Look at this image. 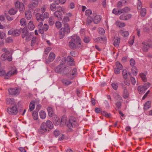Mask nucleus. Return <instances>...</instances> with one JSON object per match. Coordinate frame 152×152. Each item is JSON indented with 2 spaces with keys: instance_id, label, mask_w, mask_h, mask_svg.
Returning <instances> with one entry per match:
<instances>
[{
  "instance_id": "nucleus-50",
  "label": "nucleus",
  "mask_w": 152,
  "mask_h": 152,
  "mask_svg": "<svg viewBox=\"0 0 152 152\" xmlns=\"http://www.w3.org/2000/svg\"><path fill=\"white\" fill-rule=\"evenodd\" d=\"M67 61L68 63L71 61H74L73 58L70 56H68L66 58V61Z\"/></svg>"
},
{
  "instance_id": "nucleus-11",
  "label": "nucleus",
  "mask_w": 152,
  "mask_h": 152,
  "mask_svg": "<svg viewBox=\"0 0 152 152\" xmlns=\"http://www.w3.org/2000/svg\"><path fill=\"white\" fill-rule=\"evenodd\" d=\"M132 16V15L131 14L124 13L120 16L119 18L122 20H127L130 19Z\"/></svg>"
},
{
  "instance_id": "nucleus-47",
  "label": "nucleus",
  "mask_w": 152,
  "mask_h": 152,
  "mask_svg": "<svg viewBox=\"0 0 152 152\" xmlns=\"http://www.w3.org/2000/svg\"><path fill=\"white\" fill-rule=\"evenodd\" d=\"M123 96L124 98L126 99L129 96V93L128 91L126 92L125 91V92H124Z\"/></svg>"
},
{
  "instance_id": "nucleus-52",
  "label": "nucleus",
  "mask_w": 152,
  "mask_h": 152,
  "mask_svg": "<svg viewBox=\"0 0 152 152\" xmlns=\"http://www.w3.org/2000/svg\"><path fill=\"white\" fill-rule=\"evenodd\" d=\"M115 97L117 100H121V97L117 93H115L114 94Z\"/></svg>"
},
{
  "instance_id": "nucleus-62",
  "label": "nucleus",
  "mask_w": 152,
  "mask_h": 152,
  "mask_svg": "<svg viewBox=\"0 0 152 152\" xmlns=\"http://www.w3.org/2000/svg\"><path fill=\"white\" fill-rule=\"evenodd\" d=\"M55 25L57 28H59L61 27V23L59 21H57Z\"/></svg>"
},
{
  "instance_id": "nucleus-39",
  "label": "nucleus",
  "mask_w": 152,
  "mask_h": 152,
  "mask_svg": "<svg viewBox=\"0 0 152 152\" xmlns=\"http://www.w3.org/2000/svg\"><path fill=\"white\" fill-rule=\"evenodd\" d=\"M32 115L34 120H37L38 119V113L37 112L34 111L32 113Z\"/></svg>"
},
{
  "instance_id": "nucleus-17",
  "label": "nucleus",
  "mask_w": 152,
  "mask_h": 152,
  "mask_svg": "<svg viewBox=\"0 0 152 152\" xmlns=\"http://www.w3.org/2000/svg\"><path fill=\"white\" fill-rule=\"evenodd\" d=\"M137 90L139 93L142 94L144 93L146 90V88H145L143 86H138Z\"/></svg>"
},
{
  "instance_id": "nucleus-25",
  "label": "nucleus",
  "mask_w": 152,
  "mask_h": 152,
  "mask_svg": "<svg viewBox=\"0 0 152 152\" xmlns=\"http://www.w3.org/2000/svg\"><path fill=\"white\" fill-rule=\"evenodd\" d=\"M120 34H121V35L124 37H126L128 36L129 35V33L128 31H123L122 30H120L119 31Z\"/></svg>"
},
{
  "instance_id": "nucleus-56",
  "label": "nucleus",
  "mask_w": 152,
  "mask_h": 152,
  "mask_svg": "<svg viewBox=\"0 0 152 152\" xmlns=\"http://www.w3.org/2000/svg\"><path fill=\"white\" fill-rule=\"evenodd\" d=\"M56 11L57 12H61L63 11L62 7L60 6H58L56 7Z\"/></svg>"
},
{
  "instance_id": "nucleus-27",
  "label": "nucleus",
  "mask_w": 152,
  "mask_h": 152,
  "mask_svg": "<svg viewBox=\"0 0 152 152\" xmlns=\"http://www.w3.org/2000/svg\"><path fill=\"white\" fill-rule=\"evenodd\" d=\"M120 39L117 38L116 39L114 40L113 42L114 45L116 47H118L119 46L120 43Z\"/></svg>"
},
{
  "instance_id": "nucleus-6",
  "label": "nucleus",
  "mask_w": 152,
  "mask_h": 152,
  "mask_svg": "<svg viewBox=\"0 0 152 152\" xmlns=\"http://www.w3.org/2000/svg\"><path fill=\"white\" fill-rule=\"evenodd\" d=\"M142 49L143 51L146 52L150 48H152V44L148 41H143L142 43Z\"/></svg>"
},
{
  "instance_id": "nucleus-45",
  "label": "nucleus",
  "mask_w": 152,
  "mask_h": 152,
  "mask_svg": "<svg viewBox=\"0 0 152 152\" xmlns=\"http://www.w3.org/2000/svg\"><path fill=\"white\" fill-rule=\"evenodd\" d=\"M111 86L115 90L117 89L118 86V84L116 83H112Z\"/></svg>"
},
{
  "instance_id": "nucleus-61",
  "label": "nucleus",
  "mask_w": 152,
  "mask_h": 152,
  "mask_svg": "<svg viewBox=\"0 0 152 152\" xmlns=\"http://www.w3.org/2000/svg\"><path fill=\"white\" fill-rule=\"evenodd\" d=\"M130 80L132 85H134L136 83V81L134 78L131 76L130 77Z\"/></svg>"
},
{
  "instance_id": "nucleus-2",
  "label": "nucleus",
  "mask_w": 152,
  "mask_h": 152,
  "mask_svg": "<svg viewBox=\"0 0 152 152\" xmlns=\"http://www.w3.org/2000/svg\"><path fill=\"white\" fill-rule=\"evenodd\" d=\"M71 40L69 42V47L73 50H75L76 48V46L80 47V45L81 39L76 36H72Z\"/></svg>"
},
{
  "instance_id": "nucleus-31",
  "label": "nucleus",
  "mask_w": 152,
  "mask_h": 152,
  "mask_svg": "<svg viewBox=\"0 0 152 152\" xmlns=\"http://www.w3.org/2000/svg\"><path fill=\"white\" fill-rule=\"evenodd\" d=\"M18 8L20 12H23L25 9L23 4L22 3H21Z\"/></svg>"
},
{
  "instance_id": "nucleus-38",
  "label": "nucleus",
  "mask_w": 152,
  "mask_h": 152,
  "mask_svg": "<svg viewBox=\"0 0 152 152\" xmlns=\"http://www.w3.org/2000/svg\"><path fill=\"white\" fill-rule=\"evenodd\" d=\"M21 31L19 29H16L14 30L13 35L18 36L20 35Z\"/></svg>"
},
{
  "instance_id": "nucleus-15",
  "label": "nucleus",
  "mask_w": 152,
  "mask_h": 152,
  "mask_svg": "<svg viewBox=\"0 0 152 152\" xmlns=\"http://www.w3.org/2000/svg\"><path fill=\"white\" fill-rule=\"evenodd\" d=\"M59 118L56 115H53L52 118L53 123L56 126L58 125L60 123Z\"/></svg>"
},
{
  "instance_id": "nucleus-41",
  "label": "nucleus",
  "mask_w": 152,
  "mask_h": 152,
  "mask_svg": "<svg viewBox=\"0 0 152 152\" xmlns=\"http://www.w3.org/2000/svg\"><path fill=\"white\" fill-rule=\"evenodd\" d=\"M140 76L143 81L145 82L146 81L147 79L145 74L143 73H141L140 74Z\"/></svg>"
},
{
  "instance_id": "nucleus-8",
  "label": "nucleus",
  "mask_w": 152,
  "mask_h": 152,
  "mask_svg": "<svg viewBox=\"0 0 152 152\" xmlns=\"http://www.w3.org/2000/svg\"><path fill=\"white\" fill-rule=\"evenodd\" d=\"M7 111L8 113L11 115H15L18 112V110L16 107V105H15L12 107H9L7 108Z\"/></svg>"
},
{
  "instance_id": "nucleus-12",
  "label": "nucleus",
  "mask_w": 152,
  "mask_h": 152,
  "mask_svg": "<svg viewBox=\"0 0 152 152\" xmlns=\"http://www.w3.org/2000/svg\"><path fill=\"white\" fill-rule=\"evenodd\" d=\"M38 4V0H31L30 3L28 4V7L32 9H33V7H36Z\"/></svg>"
},
{
  "instance_id": "nucleus-53",
  "label": "nucleus",
  "mask_w": 152,
  "mask_h": 152,
  "mask_svg": "<svg viewBox=\"0 0 152 152\" xmlns=\"http://www.w3.org/2000/svg\"><path fill=\"white\" fill-rule=\"evenodd\" d=\"M92 11L90 10H87L85 12V14L86 15L89 16L92 14Z\"/></svg>"
},
{
  "instance_id": "nucleus-9",
  "label": "nucleus",
  "mask_w": 152,
  "mask_h": 152,
  "mask_svg": "<svg viewBox=\"0 0 152 152\" xmlns=\"http://www.w3.org/2000/svg\"><path fill=\"white\" fill-rule=\"evenodd\" d=\"M8 91L10 95H17L19 94L20 90L18 88H14L9 89Z\"/></svg>"
},
{
  "instance_id": "nucleus-24",
  "label": "nucleus",
  "mask_w": 152,
  "mask_h": 152,
  "mask_svg": "<svg viewBox=\"0 0 152 152\" xmlns=\"http://www.w3.org/2000/svg\"><path fill=\"white\" fill-rule=\"evenodd\" d=\"M25 15L26 18L28 20H30L31 17V11H28L25 12Z\"/></svg>"
},
{
  "instance_id": "nucleus-34",
  "label": "nucleus",
  "mask_w": 152,
  "mask_h": 152,
  "mask_svg": "<svg viewBox=\"0 0 152 152\" xmlns=\"http://www.w3.org/2000/svg\"><path fill=\"white\" fill-rule=\"evenodd\" d=\"M20 23L21 25L23 26H26L27 24L26 19L23 18L20 20Z\"/></svg>"
},
{
  "instance_id": "nucleus-58",
  "label": "nucleus",
  "mask_w": 152,
  "mask_h": 152,
  "mask_svg": "<svg viewBox=\"0 0 152 152\" xmlns=\"http://www.w3.org/2000/svg\"><path fill=\"white\" fill-rule=\"evenodd\" d=\"M136 67H133L132 69V74L133 75L136 76L137 75V72L135 70V69H136Z\"/></svg>"
},
{
  "instance_id": "nucleus-20",
  "label": "nucleus",
  "mask_w": 152,
  "mask_h": 152,
  "mask_svg": "<svg viewBox=\"0 0 152 152\" xmlns=\"http://www.w3.org/2000/svg\"><path fill=\"white\" fill-rule=\"evenodd\" d=\"M45 124L46 126H47V129L48 128L49 129H52L53 128V125L52 122L50 121H47L45 123Z\"/></svg>"
},
{
  "instance_id": "nucleus-18",
  "label": "nucleus",
  "mask_w": 152,
  "mask_h": 152,
  "mask_svg": "<svg viewBox=\"0 0 152 152\" xmlns=\"http://www.w3.org/2000/svg\"><path fill=\"white\" fill-rule=\"evenodd\" d=\"M54 16L57 17L59 20L62 19V15L61 12L55 11L53 13Z\"/></svg>"
},
{
  "instance_id": "nucleus-46",
  "label": "nucleus",
  "mask_w": 152,
  "mask_h": 152,
  "mask_svg": "<svg viewBox=\"0 0 152 152\" xmlns=\"http://www.w3.org/2000/svg\"><path fill=\"white\" fill-rule=\"evenodd\" d=\"M36 42V37H33L31 39V45L32 46H33Z\"/></svg>"
},
{
  "instance_id": "nucleus-35",
  "label": "nucleus",
  "mask_w": 152,
  "mask_h": 152,
  "mask_svg": "<svg viewBox=\"0 0 152 152\" xmlns=\"http://www.w3.org/2000/svg\"><path fill=\"white\" fill-rule=\"evenodd\" d=\"M116 24L118 26L120 27H123L125 26V24L124 23H121L120 21H117Z\"/></svg>"
},
{
  "instance_id": "nucleus-16",
  "label": "nucleus",
  "mask_w": 152,
  "mask_h": 152,
  "mask_svg": "<svg viewBox=\"0 0 152 152\" xmlns=\"http://www.w3.org/2000/svg\"><path fill=\"white\" fill-rule=\"evenodd\" d=\"M30 33L28 32L27 28L24 27L22 29V37L23 38H25L26 36H27L28 34Z\"/></svg>"
},
{
  "instance_id": "nucleus-48",
  "label": "nucleus",
  "mask_w": 152,
  "mask_h": 152,
  "mask_svg": "<svg viewBox=\"0 0 152 152\" xmlns=\"http://www.w3.org/2000/svg\"><path fill=\"white\" fill-rule=\"evenodd\" d=\"M7 56L5 53L2 54L1 57V60L3 61H4L7 58Z\"/></svg>"
},
{
  "instance_id": "nucleus-49",
  "label": "nucleus",
  "mask_w": 152,
  "mask_h": 152,
  "mask_svg": "<svg viewBox=\"0 0 152 152\" xmlns=\"http://www.w3.org/2000/svg\"><path fill=\"white\" fill-rule=\"evenodd\" d=\"M99 33L101 35H103L105 33L104 29L102 28H98Z\"/></svg>"
},
{
  "instance_id": "nucleus-64",
  "label": "nucleus",
  "mask_w": 152,
  "mask_h": 152,
  "mask_svg": "<svg viewBox=\"0 0 152 152\" xmlns=\"http://www.w3.org/2000/svg\"><path fill=\"white\" fill-rule=\"evenodd\" d=\"M93 21V18L91 17H88L87 20V23L88 24L91 23Z\"/></svg>"
},
{
  "instance_id": "nucleus-22",
  "label": "nucleus",
  "mask_w": 152,
  "mask_h": 152,
  "mask_svg": "<svg viewBox=\"0 0 152 152\" xmlns=\"http://www.w3.org/2000/svg\"><path fill=\"white\" fill-rule=\"evenodd\" d=\"M48 115L49 117H52L54 114L53 111L52 107H49L47 109Z\"/></svg>"
},
{
  "instance_id": "nucleus-43",
  "label": "nucleus",
  "mask_w": 152,
  "mask_h": 152,
  "mask_svg": "<svg viewBox=\"0 0 152 152\" xmlns=\"http://www.w3.org/2000/svg\"><path fill=\"white\" fill-rule=\"evenodd\" d=\"M112 13L115 15H119L121 14V12L120 9L119 10H117L115 9H114L113 10Z\"/></svg>"
},
{
  "instance_id": "nucleus-60",
  "label": "nucleus",
  "mask_w": 152,
  "mask_h": 152,
  "mask_svg": "<svg viewBox=\"0 0 152 152\" xmlns=\"http://www.w3.org/2000/svg\"><path fill=\"white\" fill-rule=\"evenodd\" d=\"M51 50V48L50 47H48L45 50V54L46 55H47L48 53Z\"/></svg>"
},
{
  "instance_id": "nucleus-57",
  "label": "nucleus",
  "mask_w": 152,
  "mask_h": 152,
  "mask_svg": "<svg viewBox=\"0 0 152 152\" xmlns=\"http://www.w3.org/2000/svg\"><path fill=\"white\" fill-rule=\"evenodd\" d=\"M2 50L5 53V54L7 55H10L11 54L10 52L6 48L3 49Z\"/></svg>"
},
{
  "instance_id": "nucleus-29",
  "label": "nucleus",
  "mask_w": 152,
  "mask_h": 152,
  "mask_svg": "<svg viewBox=\"0 0 152 152\" xmlns=\"http://www.w3.org/2000/svg\"><path fill=\"white\" fill-rule=\"evenodd\" d=\"M35 108V102L32 101L30 102L29 104V110L30 111H32Z\"/></svg>"
},
{
  "instance_id": "nucleus-51",
  "label": "nucleus",
  "mask_w": 152,
  "mask_h": 152,
  "mask_svg": "<svg viewBox=\"0 0 152 152\" xmlns=\"http://www.w3.org/2000/svg\"><path fill=\"white\" fill-rule=\"evenodd\" d=\"M90 41V39L88 37L85 36L83 39V41L86 43H88Z\"/></svg>"
},
{
  "instance_id": "nucleus-26",
  "label": "nucleus",
  "mask_w": 152,
  "mask_h": 152,
  "mask_svg": "<svg viewBox=\"0 0 152 152\" xmlns=\"http://www.w3.org/2000/svg\"><path fill=\"white\" fill-rule=\"evenodd\" d=\"M14 99L13 98H8L6 100V103L7 104H12L14 103Z\"/></svg>"
},
{
  "instance_id": "nucleus-13",
  "label": "nucleus",
  "mask_w": 152,
  "mask_h": 152,
  "mask_svg": "<svg viewBox=\"0 0 152 152\" xmlns=\"http://www.w3.org/2000/svg\"><path fill=\"white\" fill-rule=\"evenodd\" d=\"M71 70V68L70 67L67 66L65 67L64 66L62 71L61 74L62 75H65L69 73Z\"/></svg>"
},
{
  "instance_id": "nucleus-36",
  "label": "nucleus",
  "mask_w": 152,
  "mask_h": 152,
  "mask_svg": "<svg viewBox=\"0 0 152 152\" xmlns=\"http://www.w3.org/2000/svg\"><path fill=\"white\" fill-rule=\"evenodd\" d=\"M141 10L140 11V15L142 17H144L146 13V9L145 8H142L141 9Z\"/></svg>"
},
{
  "instance_id": "nucleus-40",
  "label": "nucleus",
  "mask_w": 152,
  "mask_h": 152,
  "mask_svg": "<svg viewBox=\"0 0 152 152\" xmlns=\"http://www.w3.org/2000/svg\"><path fill=\"white\" fill-rule=\"evenodd\" d=\"M116 68L122 70L123 69V66L118 61H117L116 63Z\"/></svg>"
},
{
  "instance_id": "nucleus-54",
  "label": "nucleus",
  "mask_w": 152,
  "mask_h": 152,
  "mask_svg": "<svg viewBox=\"0 0 152 152\" xmlns=\"http://www.w3.org/2000/svg\"><path fill=\"white\" fill-rule=\"evenodd\" d=\"M53 18L52 17H50L49 18L48 22L49 25L51 26L53 25L54 23V22L53 21Z\"/></svg>"
},
{
  "instance_id": "nucleus-7",
  "label": "nucleus",
  "mask_w": 152,
  "mask_h": 152,
  "mask_svg": "<svg viewBox=\"0 0 152 152\" xmlns=\"http://www.w3.org/2000/svg\"><path fill=\"white\" fill-rule=\"evenodd\" d=\"M47 127L45 123H42L41 124L40 128L38 129V133L40 134H44L48 130Z\"/></svg>"
},
{
  "instance_id": "nucleus-23",
  "label": "nucleus",
  "mask_w": 152,
  "mask_h": 152,
  "mask_svg": "<svg viewBox=\"0 0 152 152\" xmlns=\"http://www.w3.org/2000/svg\"><path fill=\"white\" fill-rule=\"evenodd\" d=\"M151 102L150 101L146 102L144 105V109L145 110H147L151 107Z\"/></svg>"
},
{
  "instance_id": "nucleus-33",
  "label": "nucleus",
  "mask_w": 152,
  "mask_h": 152,
  "mask_svg": "<svg viewBox=\"0 0 152 152\" xmlns=\"http://www.w3.org/2000/svg\"><path fill=\"white\" fill-rule=\"evenodd\" d=\"M50 10L53 12L55 11L56 10V7L55 4H52L50 5Z\"/></svg>"
},
{
  "instance_id": "nucleus-32",
  "label": "nucleus",
  "mask_w": 152,
  "mask_h": 152,
  "mask_svg": "<svg viewBox=\"0 0 152 152\" xmlns=\"http://www.w3.org/2000/svg\"><path fill=\"white\" fill-rule=\"evenodd\" d=\"M17 10L14 8H12L10 9L9 11V14L11 15H14L16 14Z\"/></svg>"
},
{
  "instance_id": "nucleus-14",
  "label": "nucleus",
  "mask_w": 152,
  "mask_h": 152,
  "mask_svg": "<svg viewBox=\"0 0 152 152\" xmlns=\"http://www.w3.org/2000/svg\"><path fill=\"white\" fill-rule=\"evenodd\" d=\"M55 58V55L53 53H50L49 55L48 59L46 61V62L48 63L52 61Z\"/></svg>"
},
{
  "instance_id": "nucleus-4",
  "label": "nucleus",
  "mask_w": 152,
  "mask_h": 152,
  "mask_svg": "<svg viewBox=\"0 0 152 152\" xmlns=\"http://www.w3.org/2000/svg\"><path fill=\"white\" fill-rule=\"evenodd\" d=\"M61 61L62 62H60L61 63L60 64L57 66L54 69V71L56 72L60 73L61 74L63 69L64 68V64L65 63L66 58H62L61 60Z\"/></svg>"
},
{
  "instance_id": "nucleus-10",
  "label": "nucleus",
  "mask_w": 152,
  "mask_h": 152,
  "mask_svg": "<svg viewBox=\"0 0 152 152\" xmlns=\"http://www.w3.org/2000/svg\"><path fill=\"white\" fill-rule=\"evenodd\" d=\"M17 73V71L16 70H15L14 71H10L7 73H5V75L4 76V78L6 79H8L12 76L16 74Z\"/></svg>"
},
{
  "instance_id": "nucleus-37",
  "label": "nucleus",
  "mask_w": 152,
  "mask_h": 152,
  "mask_svg": "<svg viewBox=\"0 0 152 152\" xmlns=\"http://www.w3.org/2000/svg\"><path fill=\"white\" fill-rule=\"evenodd\" d=\"M39 115L41 118H45L46 117V113L43 111H41L39 112Z\"/></svg>"
},
{
  "instance_id": "nucleus-5",
  "label": "nucleus",
  "mask_w": 152,
  "mask_h": 152,
  "mask_svg": "<svg viewBox=\"0 0 152 152\" xmlns=\"http://www.w3.org/2000/svg\"><path fill=\"white\" fill-rule=\"evenodd\" d=\"M37 20L38 21L40 20L42 21L44 20L45 18H47L49 17V13L47 12H45L44 14H40L39 13H37L36 15Z\"/></svg>"
},
{
  "instance_id": "nucleus-3",
  "label": "nucleus",
  "mask_w": 152,
  "mask_h": 152,
  "mask_svg": "<svg viewBox=\"0 0 152 152\" xmlns=\"http://www.w3.org/2000/svg\"><path fill=\"white\" fill-rule=\"evenodd\" d=\"M70 28L68 24L65 23L64 24V28H61L60 30V38L62 39L65 36L66 34H67L70 32Z\"/></svg>"
},
{
  "instance_id": "nucleus-55",
  "label": "nucleus",
  "mask_w": 152,
  "mask_h": 152,
  "mask_svg": "<svg viewBox=\"0 0 152 152\" xmlns=\"http://www.w3.org/2000/svg\"><path fill=\"white\" fill-rule=\"evenodd\" d=\"M26 40L27 41H29L31 37V33L28 34L27 36H26Z\"/></svg>"
},
{
  "instance_id": "nucleus-42",
  "label": "nucleus",
  "mask_w": 152,
  "mask_h": 152,
  "mask_svg": "<svg viewBox=\"0 0 152 152\" xmlns=\"http://www.w3.org/2000/svg\"><path fill=\"white\" fill-rule=\"evenodd\" d=\"M62 82L66 86H68L70 84H71L72 82L71 81L66 80H63Z\"/></svg>"
},
{
  "instance_id": "nucleus-1",
  "label": "nucleus",
  "mask_w": 152,
  "mask_h": 152,
  "mask_svg": "<svg viewBox=\"0 0 152 152\" xmlns=\"http://www.w3.org/2000/svg\"><path fill=\"white\" fill-rule=\"evenodd\" d=\"M66 124L69 129H71L75 127L77 125L76 119L73 116H71L68 120L65 115H64L62 117L60 123V126H63Z\"/></svg>"
},
{
  "instance_id": "nucleus-63",
  "label": "nucleus",
  "mask_w": 152,
  "mask_h": 152,
  "mask_svg": "<svg viewBox=\"0 0 152 152\" xmlns=\"http://www.w3.org/2000/svg\"><path fill=\"white\" fill-rule=\"evenodd\" d=\"M130 64L131 66H134L135 63L134 60L133 58H132L130 61Z\"/></svg>"
},
{
  "instance_id": "nucleus-21",
  "label": "nucleus",
  "mask_w": 152,
  "mask_h": 152,
  "mask_svg": "<svg viewBox=\"0 0 152 152\" xmlns=\"http://www.w3.org/2000/svg\"><path fill=\"white\" fill-rule=\"evenodd\" d=\"M130 8L128 7H126L120 9L121 14L122 13L128 12L130 11Z\"/></svg>"
},
{
  "instance_id": "nucleus-30",
  "label": "nucleus",
  "mask_w": 152,
  "mask_h": 152,
  "mask_svg": "<svg viewBox=\"0 0 152 152\" xmlns=\"http://www.w3.org/2000/svg\"><path fill=\"white\" fill-rule=\"evenodd\" d=\"M122 76L123 78L126 80L128 76V72L126 69H124L122 72Z\"/></svg>"
},
{
  "instance_id": "nucleus-28",
  "label": "nucleus",
  "mask_w": 152,
  "mask_h": 152,
  "mask_svg": "<svg viewBox=\"0 0 152 152\" xmlns=\"http://www.w3.org/2000/svg\"><path fill=\"white\" fill-rule=\"evenodd\" d=\"M34 27L35 26L33 23L31 21H30L28 24V27L29 29L32 30L34 29Z\"/></svg>"
},
{
  "instance_id": "nucleus-19",
  "label": "nucleus",
  "mask_w": 152,
  "mask_h": 152,
  "mask_svg": "<svg viewBox=\"0 0 152 152\" xmlns=\"http://www.w3.org/2000/svg\"><path fill=\"white\" fill-rule=\"evenodd\" d=\"M101 18V16L100 15H96L94 18V22L95 23L97 24L100 22Z\"/></svg>"
},
{
  "instance_id": "nucleus-59",
  "label": "nucleus",
  "mask_w": 152,
  "mask_h": 152,
  "mask_svg": "<svg viewBox=\"0 0 152 152\" xmlns=\"http://www.w3.org/2000/svg\"><path fill=\"white\" fill-rule=\"evenodd\" d=\"M60 134V132L59 130L56 129L54 132V134L56 137L58 136Z\"/></svg>"
},
{
  "instance_id": "nucleus-44",
  "label": "nucleus",
  "mask_w": 152,
  "mask_h": 152,
  "mask_svg": "<svg viewBox=\"0 0 152 152\" xmlns=\"http://www.w3.org/2000/svg\"><path fill=\"white\" fill-rule=\"evenodd\" d=\"M137 4L138 10H141L142 8V3L140 0H138Z\"/></svg>"
}]
</instances>
